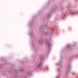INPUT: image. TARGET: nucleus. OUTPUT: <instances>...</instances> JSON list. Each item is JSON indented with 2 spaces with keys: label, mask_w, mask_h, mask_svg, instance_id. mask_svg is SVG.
<instances>
[{
  "label": "nucleus",
  "mask_w": 78,
  "mask_h": 78,
  "mask_svg": "<svg viewBox=\"0 0 78 78\" xmlns=\"http://www.w3.org/2000/svg\"><path fill=\"white\" fill-rule=\"evenodd\" d=\"M49 48H51V44H49Z\"/></svg>",
  "instance_id": "nucleus-1"
},
{
  "label": "nucleus",
  "mask_w": 78,
  "mask_h": 78,
  "mask_svg": "<svg viewBox=\"0 0 78 78\" xmlns=\"http://www.w3.org/2000/svg\"><path fill=\"white\" fill-rule=\"evenodd\" d=\"M46 44H47L48 45V46H49V44H48V42H47L46 43Z\"/></svg>",
  "instance_id": "nucleus-2"
},
{
  "label": "nucleus",
  "mask_w": 78,
  "mask_h": 78,
  "mask_svg": "<svg viewBox=\"0 0 78 78\" xmlns=\"http://www.w3.org/2000/svg\"><path fill=\"white\" fill-rule=\"evenodd\" d=\"M41 63H40V64H39V67H41Z\"/></svg>",
  "instance_id": "nucleus-3"
},
{
  "label": "nucleus",
  "mask_w": 78,
  "mask_h": 78,
  "mask_svg": "<svg viewBox=\"0 0 78 78\" xmlns=\"http://www.w3.org/2000/svg\"><path fill=\"white\" fill-rule=\"evenodd\" d=\"M73 14H75V13H73Z\"/></svg>",
  "instance_id": "nucleus-4"
}]
</instances>
